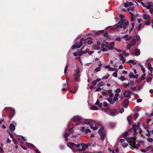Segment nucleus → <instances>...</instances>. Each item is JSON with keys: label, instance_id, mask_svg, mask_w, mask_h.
<instances>
[{"label": "nucleus", "instance_id": "f257e3e1", "mask_svg": "<svg viewBox=\"0 0 153 153\" xmlns=\"http://www.w3.org/2000/svg\"><path fill=\"white\" fill-rule=\"evenodd\" d=\"M120 8L123 11L128 12L130 15L131 21L132 22L134 21L137 15L134 14L135 13L134 7L132 2L127 1L121 5Z\"/></svg>", "mask_w": 153, "mask_h": 153}, {"label": "nucleus", "instance_id": "f03ea898", "mask_svg": "<svg viewBox=\"0 0 153 153\" xmlns=\"http://www.w3.org/2000/svg\"><path fill=\"white\" fill-rule=\"evenodd\" d=\"M89 144H84L83 143H82L80 144L76 145L73 143H67V146L69 147L74 152L76 151V149L75 148H77L78 151H83L85 150L86 148H87L88 147Z\"/></svg>", "mask_w": 153, "mask_h": 153}, {"label": "nucleus", "instance_id": "7ed1b4c3", "mask_svg": "<svg viewBox=\"0 0 153 153\" xmlns=\"http://www.w3.org/2000/svg\"><path fill=\"white\" fill-rule=\"evenodd\" d=\"M128 22L125 19H122L117 24L114 25L113 27L109 26L107 27H111V29H117L118 27L125 29L128 25Z\"/></svg>", "mask_w": 153, "mask_h": 153}, {"label": "nucleus", "instance_id": "20e7f679", "mask_svg": "<svg viewBox=\"0 0 153 153\" xmlns=\"http://www.w3.org/2000/svg\"><path fill=\"white\" fill-rule=\"evenodd\" d=\"M136 140V138L134 137L130 138L129 137L126 138V140L127 142L130 144L131 147H132V149H137L139 147L140 144L143 143L144 142L142 141H139L138 143L136 144L135 142Z\"/></svg>", "mask_w": 153, "mask_h": 153}, {"label": "nucleus", "instance_id": "39448f33", "mask_svg": "<svg viewBox=\"0 0 153 153\" xmlns=\"http://www.w3.org/2000/svg\"><path fill=\"white\" fill-rule=\"evenodd\" d=\"M109 45V43L104 41L103 42L101 43L100 41L97 42V45L96 46V49L97 50H99L102 49V51L103 52L106 51H108L107 48H108Z\"/></svg>", "mask_w": 153, "mask_h": 153}, {"label": "nucleus", "instance_id": "423d86ee", "mask_svg": "<svg viewBox=\"0 0 153 153\" xmlns=\"http://www.w3.org/2000/svg\"><path fill=\"white\" fill-rule=\"evenodd\" d=\"M82 121L83 122V125H89L91 129L93 130H95L97 129L96 126L94 125H93L91 124H94L95 122L93 120L91 119H84L82 120Z\"/></svg>", "mask_w": 153, "mask_h": 153}, {"label": "nucleus", "instance_id": "0eeeda50", "mask_svg": "<svg viewBox=\"0 0 153 153\" xmlns=\"http://www.w3.org/2000/svg\"><path fill=\"white\" fill-rule=\"evenodd\" d=\"M84 48V46H83L82 48V51ZM94 52L92 51H90L88 49H86L85 51H82L80 52H74L73 53V55L74 56H80L82 54H88L89 55H91Z\"/></svg>", "mask_w": 153, "mask_h": 153}, {"label": "nucleus", "instance_id": "6e6552de", "mask_svg": "<svg viewBox=\"0 0 153 153\" xmlns=\"http://www.w3.org/2000/svg\"><path fill=\"white\" fill-rule=\"evenodd\" d=\"M104 111L107 114L112 116H114L118 114L117 112L115 109L109 110L108 108H106L105 109Z\"/></svg>", "mask_w": 153, "mask_h": 153}, {"label": "nucleus", "instance_id": "1a4fd4ad", "mask_svg": "<svg viewBox=\"0 0 153 153\" xmlns=\"http://www.w3.org/2000/svg\"><path fill=\"white\" fill-rule=\"evenodd\" d=\"M141 4L143 7H146L148 9L153 7V3L152 2L146 3V4L144 3L141 2Z\"/></svg>", "mask_w": 153, "mask_h": 153}, {"label": "nucleus", "instance_id": "9d476101", "mask_svg": "<svg viewBox=\"0 0 153 153\" xmlns=\"http://www.w3.org/2000/svg\"><path fill=\"white\" fill-rule=\"evenodd\" d=\"M84 40H85L84 38H82L81 39L80 42L79 43L76 42V43L75 45H73L72 49H74L76 48H80L82 45V41Z\"/></svg>", "mask_w": 153, "mask_h": 153}, {"label": "nucleus", "instance_id": "9b49d317", "mask_svg": "<svg viewBox=\"0 0 153 153\" xmlns=\"http://www.w3.org/2000/svg\"><path fill=\"white\" fill-rule=\"evenodd\" d=\"M141 123H138L137 125L136 124L134 125H133V128L134 131V134H137V129L139 128L140 125Z\"/></svg>", "mask_w": 153, "mask_h": 153}, {"label": "nucleus", "instance_id": "f8f14e48", "mask_svg": "<svg viewBox=\"0 0 153 153\" xmlns=\"http://www.w3.org/2000/svg\"><path fill=\"white\" fill-rule=\"evenodd\" d=\"M133 54H134L136 56H138L140 54V50L137 49H134L131 52Z\"/></svg>", "mask_w": 153, "mask_h": 153}, {"label": "nucleus", "instance_id": "ddd939ff", "mask_svg": "<svg viewBox=\"0 0 153 153\" xmlns=\"http://www.w3.org/2000/svg\"><path fill=\"white\" fill-rule=\"evenodd\" d=\"M85 40L82 41V43L84 42L85 45L88 44L90 45L92 43V41L90 40H89V38H88L87 39H84Z\"/></svg>", "mask_w": 153, "mask_h": 153}, {"label": "nucleus", "instance_id": "4468645a", "mask_svg": "<svg viewBox=\"0 0 153 153\" xmlns=\"http://www.w3.org/2000/svg\"><path fill=\"white\" fill-rule=\"evenodd\" d=\"M81 74H79L78 75H75V78H74V81L75 82H79L80 81V77Z\"/></svg>", "mask_w": 153, "mask_h": 153}, {"label": "nucleus", "instance_id": "2eb2a0df", "mask_svg": "<svg viewBox=\"0 0 153 153\" xmlns=\"http://www.w3.org/2000/svg\"><path fill=\"white\" fill-rule=\"evenodd\" d=\"M80 120H82V117L79 116H76L73 118V120L74 121H78Z\"/></svg>", "mask_w": 153, "mask_h": 153}, {"label": "nucleus", "instance_id": "dca6fc26", "mask_svg": "<svg viewBox=\"0 0 153 153\" xmlns=\"http://www.w3.org/2000/svg\"><path fill=\"white\" fill-rule=\"evenodd\" d=\"M132 94V92L129 91H126L124 94V95L125 97H129L130 94Z\"/></svg>", "mask_w": 153, "mask_h": 153}, {"label": "nucleus", "instance_id": "f3484780", "mask_svg": "<svg viewBox=\"0 0 153 153\" xmlns=\"http://www.w3.org/2000/svg\"><path fill=\"white\" fill-rule=\"evenodd\" d=\"M143 19L146 20H150L151 19L150 16L149 15L146 13L143 15Z\"/></svg>", "mask_w": 153, "mask_h": 153}, {"label": "nucleus", "instance_id": "a211bd4d", "mask_svg": "<svg viewBox=\"0 0 153 153\" xmlns=\"http://www.w3.org/2000/svg\"><path fill=\"white\" fill-rule=\"evenodd\" d=\"M15 114V110L13 108H12L11 109V112L10 114V117L11 119L14 116Z\"/></svg>", "mask_w": 153, "mask_h": 153}, {"label": "nucleus", "instance_id": "6ab92c4d", "mask_svg": "<svg viewBox=\"0 0 153 153\" xmlns=\"http://www.w3.org/2000/svg\"><path fill=\"white\" fill-rule=\"evenodd\" d=\"M129 104V100L128 99L124 100L123 102V105L124 106L127 107Z\"/></svg>", "mask_w": 153, "mask_h": 153}, {"label": "nucleus", "instance_id": "aec40b11", "mask_svg": "<svg viewBox=\"0 0 153 153\" xmlns=\"http://www.w3.org/2000/svg\"><path fill=\"white\" fill-rule=\"evenodd\" d=\"M114 42H112L109 44L108 46V48L109 50H111L114 48Z\"/></svg>", "mask_w": 153, "mask_h": 153}, {"label": "nucleus", "instance_id": "412c9836", "mask_svg": "<svg viewBox=\"0 0 153 153\" xmlns=\"http://www.w3.org/2000/svg\"><path fill=\"white\" fill-rule=\"evenodd\" d=\"M119 57L120 59L122 60L123 63H124L126 62V60L123 55L122 54H120Z\"/></svg>", "mask_w": 153, "mask_h": 153}, {"label": "nucleus", "instance_id": "4be33fe9", "mask_svg": "<svg viewBox=\"0 0 153 153\" xmlns=\"http://www.w3.org/2000/svg\"><path fill=\"white\" fill-rule=\"evenodd\" d=\"M9 128L10 130L12 131H14L15 129V126L12 124H11L10 125Z\"/></svg>", "mask_w": 153, "mask_h": 153}, {"label": "nucleus", "instance_id": "5701e85b", "mask_svg": "<svg viewBox=\"0 0 153 153\" xmlns=\"http://www.w3.org/2000/svg\"><path fill=\"white\" fill-rule=\"evenodd\" d=\"M105 68L108 69L109 71H115V68L110 67L109 65L105 66Z\"/></svg>", "mask_w": 153, "mask_h": 153}, {"label": "nucleus", "instance_id": "b1692460", "mask_svg": "<svg viewBox=\"0 0 153 153\" xmlns=\"http://www.w3.org/2000/svg\"><path fill=\"white\" fill-rule=\"evenodd\" d=\"M136 42V39H132V40H131V42L130 43V44L132 46L134 45L135 44Z\"/></svg>", "mask_w": 153, "mask_h": 153}, {"label": "nucleus", "instance_id": "393cba45", "mask_svg": "<svg viewBox=\"0 0 153 153\" xmlns=\"http://www.w3.org/2000/svg\"><path fill=\"white\" fill-rule=\"evenodd\" d=\"M26 144L27 146L29 148H34L35 147L34 145L31 143H26Z\"/></svg>", "mask_w": 153, "mask_h": 153}, {"label": "nucleus", "instance_id": "a878e982", "mask_svg": "<svg viewBox=\"0 0 153 153\" xmlns=\"http://www.w3.org/2000/svg\"><path fill=\"white\" fill-rule=\"evenodd\" d=\"M70 133H67L65 132V134L64 135V137L65 138V140L66 141H67V137L69 136Z\"/></svg>", "mask_w": 153, "mask_h": 153}, {"label": "nucleus", "instance_id": "bb28decb", "mask_svg": "<svg viewBox=\"0 0 153 153\" xmlns=\"http://www.w3.org/2000/svg\"><path fill=\"white\" fill-rule=\"evenodd\" d=\"M132 117L131 116H129L127 117V120L129 124H131L132 121Z\"/></svg>", "mask_w": 153, "mask_h": 153}, {"label": "nucleus", "instance_id": "cd10ccee", "mask_svg": "<svg viewBox=\"0 0 153 153\" xmlns=\"http://www.w3.org/2000/svg\"><path fill=\"white\" fill-rule=\"evenodd\" d=\"M76 72L75 74H74V75H77L79 74H80L79 73L80 71L79 68L77 67L76 68V70L75 71Z\"/></svg>", "mask_w": 153, "mask_h": 153}, {"label": "nucleus", "instance_id": "c85d7f7f", "mask_svg": "<svg viewBox=\"0 0 153 153\" xmlns=\"http://www.w3.org/2000/svg\"><path fill=\"white\" fill-rule=\"evenodd\" d=\"M108 101L110 102L111 104H112L114 103V102L113 100V99L111 98H107Z\"/></svg>", "mask_w": 153, "mask_h": 153}, {"label": "nucleus", "instance_id": "c756f323", "mask_svg": "<svg viewBox=\"0 0 153 153\" xmlns=\"http://www.w3.org/2000/svg\"><path fill=\"white\" fill-rule=\"evenodd\" d=\"M104 85V83H103L102 81H101V82H100L97 84V86L98 87H100L101 86H103Z\"/></svg>", "mask_w": 153, "mask_h": 153}, {"label": "nucleus", "instance_id": "7c9ffc66", "mask_svg": "<svg viewBox=\"0 0 153 153\" xmlns=\"http://www.w3.org/2000/svg\"><path fill=\"white\" fill-rule=\"evenodd\" d=\"M96 105H98L100 107H101L102 105V103H100L99 101L98 100H97L96 102Z\"/></svg>", "mask_w": 153, "mask_h": 153}, {"label": "nucleus", "instance_id": "2f4dec72", "mask_svg": "<svg viewBox=\"0 0 153 153\" xmlns=\"http://www.w3.org/2000/svg\"><path fill=\"white\" fill-rule=\"evenodd\" d=\"M118 78L119 79H120L121 81H124L126 79V78L123 76H121L120 77H118Z\"/></svg>", "mask_w": 153, "mask_h": 153}, {"label": "nucleus", "instance_id": "473e14b6", "mask_svg": "<svg viewBox=\"0 0 153 153\" xmlns=\"http://www.w3.org/2000/svg\"><path fill=\"white\" fill-rule=\"evenodd\" d=\"M148 68L149 71H150L151 73H152L153 70V68L152 67L151 65V64H148Z\"/></svg>", "mask_w": 153, "mask_h": 153}, {"label": "nucleus", "instance_id": "72a5a7b5", "mask_svg": "<svg viewBox=\"0 0 153 153\" xmlns=\"http://www.w3.org/2000/svg\"><path fill=\"white\" fill-rule=\"evenodd\" d=\"M115 71L116 70V71L114 72L113 73L112 75H113V76H114V77H117V69H115Z\"/></svg>", "mask_w": 153, "mask_h": 153}, {"label": "nucleus", "instance_id": "f704fd0d", "mask_svg": "<svg viewBox=\"0 0 153 153\" xmlns=\"http://www.w3.org/2000/svg\"><path fill=\"white\" fill-rule=\"evenodd\" d=\"M91 108L92 110H97L98 108L96 106H93L91 107Z\"/></svg>", "mask_w": 153, "mask_h": 153}, {"label": "nucleus", "instance_id": "c9c22d12", "mask_svg": "<svg viewBox=\"0 0 153 153\" xmlns=\"http://www.w3.org/2000/svg\"><path fill=\"white\" fill-rule=\"evenodd\" d=\"M152 78L151 77H148L146 79V81L147 82H149L151 81Z\"/></svg>", "mask_w": 153, "mask_h": 153}, {"label": "nucleus", "instance_id": "e433bc0d", "mask_svg": "<svg viewBox=\"0 0 153 153\" xmlns=\"http://www.w3.org/2000/svg\"><path fill=\"white\" fill-rule=\"evenodd\" d=\"M127 62L129 63H132L133 65H135L136 64V63L134 61L132 60H129Z\"/></svg>", "mask_w": 153, "mask_h": 153}, {"label": "nucleus", "instance_id": "4c0bfd02", "mask_svg": "<svg viewBox=\"0 0 153 153\" xmlns=\"http://www.w3.org/2000/svg\"><path fill=\"white\" fill-rule=\"evenodd\" d=\"M145 75L146 74H144L143 75H142L141 78H139L140 79V80H142L144 79L145 78Z\"/></svg>", "mask_w": 153, "mask_h": 153}, {"label": "nucleus", "instance_id": "58836bf2", "mask_svg": "<svg viewBox=\"0 0 153 153\" xmlns=\"http://www.w3.org/2000/svg\"><path fill=\"white\" fill-rule=\"evenodd\" d=\"M103 128H101L98 131V133L100 134H102L103 132Z\"/></svg>", "mask_w": 153, "mask_h": 153}, {"label": "nucleus", "instance_id": "ea45409f", "mask_svg": "<svg viewBox=\"0 0 153 153\" xmlns=\"http://www.w3.org/2000/svg\"><path fill=\"white\" fill-rule=\"evenodd\" d=\"M132 46L130 43H128L126 46V48L128 50Z\"/></svg>", "mask_w": 153, "mask_h": 153}, {"label": "nucleus", "instance_id": "a19ab883", "mask_svg": "<svg viewBox=\"0 0 153 153\" xmlns=\"http://www.w3.org/2000/svg\"><path fill=\"white\" fill-rule=\"evenodd\" d=\"M122 146L123 148H125L127 146L128 144L126 143H122Z\"/></svg>", "mask_w": 153, "mask_h": 153}, {"label": "nucleus", "instance_id": "79ce46f5", "mask_svg": "<svg viewBox=\"0 0 153 153\" xmlns=\"http://www.w3.org/2000/svg\"><path fill=\"white\" fill-rule=\"evenodd\" d=\"M101 68L100 67H98L96 68L95 69V72H98L100 71V70Z\"/></svg>", "mask_w": 153, "mask_h": 153}, {"label": "nucleus", "instance_id": "37998d69", "mask_svg": "<svg viewBox=\"0 0 153 153\" xmlns=\"http://www.w3.org/2000/svg\"><path fill=\"white\" fill-rule=\"evenodd\" d=\"M68 131L69 132H71V133H73L74 131L72 130V128H70L68 129Z\"/></svg>", "mask_w": 153, "mask_h": 153}, {"label": "nucleus", "instance_id": "c03bdc74", "mask_svg": "<svg viewBox=\"0 0 153 153\" xmlns=\"http://www.w3.org/2000/svg\"><path fill=\"white\" fill-rule=\"evenodd\" d=\"M147 140L150 143H152L153 142V139L151 138H149L147 139Z\"/></svg>", "mask_w": 153, "mask_h": 153}, {"label": "nucleus", "instance_id": "a18cd8bd", "mask_svg": "<svg viewBox=\"0 0 153 153\" xmlns=\"http://www.w3.org/2000/svg\"><path fill=\"white\" fill-rule=\"evenodd\" d=\"M136 38L137 39V41H139L140 39V36L138 35H136Z\"/></svg>", "mask_w": 153, "mask_h": 153}, {"label": "nucleus", "instance_id": "49530a36", "mask_svg": "<svg viewBox=\"0 0 153 153\" xmlns=\"http://www.w3.org/2000/svg\"><path fill=\"white\" fill-rule=\"evenodd\" d=\"M68 66L67 64L65 67V69H64V73L65 74L68 68Z\"/></svg>", "mask_w": 153, "mask_h": 153}, {"label": "nucleus", "instance_id": "de8ad7c7", "mask_svg": "<svg viewBox=\"0 0 153 153\" xmlns=\"http://www.w3.org/2000/svg\"><path fill=\"white\" fill-rule=\"evenodd\" d=\"M134 75L133 74L132 72H131L130 73L129 76L130 78L133 77Z\"/></svg>", "mask_w": 153, "mask_h": 153}, {"label": "nucleus", "instance_id": "09e8293b", "mask_svg": "<svg viewBox=\"0 0 153 153\" xmlns=\"http://www.w3.org/2000/svg\"><path fill=\"white\" fill-rule=\"evenodd\" d=\"M150 24V20H148L146 22V25H148Z\"/></svg>", "mask_w": 153, "mask_h": 153}, {"label": "nucleus", "instance_id": "8fccbe9b", "mask_svg": "<svg viewBox=\"0 0 153 153\" xmlns=\"http://www.w3.org/2000/svg\"><path fill=\"white\" fill-rule=\"evenodd\" d=\"M132 37V36H128L127 37L126 39H125L126 41H128L130 40L131 38Z\"/></svg>", "mask_w": 153, "mask_h": 153}, {"label": "nucleus", "instance_id": "3c124183", "mask_svg": "<svg viewBox=\"0 0 153 153\" xmlns=\"http://www.w3.org/2000/svg\"><path fill=\"white\" fill-rule=\"evenodd\" d=\"M129 84L128 83L127 84H125L123 86L124 88H126V87L129 86Z\"/></svg>", "mask_w": 153, "mask_h": 153}, {"label": "nucleus", "instance_id": "603ef678", "mask_svg": "<svg viewBox=\"0 0 153 153\" xmlns=\"http://www.w3.org/2000/svg\"><path fill=\"white\" fill-rule=\"evenodd\" d=\"M85 132L86 133H89L91 132V131L89 129H87Z\"/></svg>", "mask_w": 153, "mask_h": 153}, {"label": "nucleus", "instance_id": "864d4df0", "mask_svg": "<svg viewBox=\"0 0 153 153\" xmlns=\"http://www.w3.org/2000/svg\"><path fill=\"white\" fill-rule=\"evenodd\" d=\"M130 89L131 90L133 91H135L137 90V88L135 87H131Z\"/></svg>", "mask_w": 153, "mask_h": 153}, {"label": "nucleus", "instance_id": "5fc2aeb1", "mask_svg": "<svg viewBox=\"0 0 153 153\" xmlns=\"http://www.w3.org/2000/svg\"><path fill=\"white\" fill-rule=\"evenodd\" d=\"M131 85L133 86L134 84V82L133 81H130L129 83H128Z\"/></svg>", "mask_w": 153, "mask_h": 153}, {"label": "nucleus", "instance_id": "6e6d98bb", "mask_svg": "<svg viewBox=\"0 0 153 153\" xmlns=\"http://www.w3.org/2000/svg\"><path fill=\"white\" fill-rule=\"evenodd\" d=\"M81 131L82 132H84L85 131V127H82L81 128Z\"/></svg>", "mask_w": 153, "mask_h": 153}, {"label": "nucleus", "instance_id": "4d7b16f0", "mask_svg": "<svg viewBox=\"0 0 153 153\" xmlns=\"http://www.w3.org/2000/svg\"><path fill=\"white\" fill-rule=\"evenodd\" d=\"M141 70L142 71V72L143 73H144L145 71V68L142 66H141Z\"/></svg>", "mask_w": 153, "mask_h": 153}, {"label": "nucleus", "instance_id": "13d9d810", "mask_svg": "<svg viewBox=\"0 0 153 153\" xmlns=\"http://www.w3.org/2000/svg\"><path fill=\"white\" fill-rule=\"evenodd\" d=\"M120 92L121 90L120 88H118L116 91V92L117 93H120Z\"/></svg>", "mask_w": 153, "mask_h": 153}, {"label": "nucleus", "instance_id": "bf43d9fd", "mask_svg": "<svg viewBox=\"0 0 153 153\" xmlns=\"http://www.w3.org/2000/svg\"><path fill=\"white\" fill-rule=\"evenodd\" d=\"M113 100H114V101H117L118 100V98L117 97L114 96L113 99Z\"/></svg>", "mask_w": 153, "mask_h": 153}, {"label": "nucleus", "instance_id": "052dcab7", "mask_svg": "<svg viewBox=\"0 0 153 153\" xmlns=\"http://www.w3.org/2000/svg\"><path fill=\"white\" fill-rule=\"evenodd\" d=\"M128 132H126L123 133V137H126L128 135Z\"/></svg>", "mask_w": 153, "mask_h": 153}, {"label": "nucleus", "instance_id": "680f3d73", "mask_svg": "<svg viewBox=\"0 0 153 153\" xmlns=\"http://www.w3.org/2000/svg\"><path fill=\"white\" fill-rule=\"evenodd\" d=\"M149 9L150 13H152L153 12V7H151L150 8H149Z\"/></svg>", "mask_w": 153, "mask_h": 153}, {"label": "nucleus", "instance_id": "e2e57ef3", "mask_svg": "<svg viewBox=\"0 0 153 153\" xmlns=\"http://www.w3.org/2000/svg\"><path fill=\"white\" fill-rule=\"evenodd\" d=\"M152 146H149L146 148V149L147 150H149L150 149L152 148Z\"/></svg>", "mask_w": 153, "mask_h": 153}, {"label": "nucleus", "instance_id": "0e129e2a", "mask_svg": "<svg viewBox=\"0 0 153 153\" xmlns=\"http://www.w3.org/2000/svg\"><path fill=\"white\" fill-rule=\"evenodd\" d=\"M142 129L140 128H139V132L140 134H141V136H143V135L142 134Z\"/></svg>", "mask_w": 153, "mask_h": 153}, {"label": "nucleus", "instance_id": "69168bd1", "mask_svg": "<svg viewBox=\"0 0 153 153\" xmlns=\"http://www.w3.org/2000/svg\"><path fill=\"white\" fill-rule=\"evenodd\" d=\"M101 90V88H100V87H99L98 88H97L96 90H95L96 92L100 91Z\"/></svg>", "mask_w": 153, "mask_h": 153}, {"label": "nucleus", "instance_id": "338daca9", "mask_svg": "<svg viewBox=\"0 0 153 153\" xmlns=\"http://www.w3.org/2000/svg\"><path fill=\"white\" fill-rule=\"evenodd\" d=\"M105 138V136L103 135H101V137L100 138V139H101L102 140H104Z\"/></svg>", "mask_w": 153, "mask_h": 153}, {"label": "nucleus", "instance_id": "774afa93", "mask_svg": "<svg viewBox=\"0 0 153 153\" xmlns=\"http://www.w3.org/2000/svg\"><path fill=\"white\" fill-rule=\"evenodd\" d=\"M120 18L122 19L124 18L125 17L124 15L122 14H121L120 16Z\"/></svg>", "mask_w": 153, "mask_h": 153}]
</instances>
